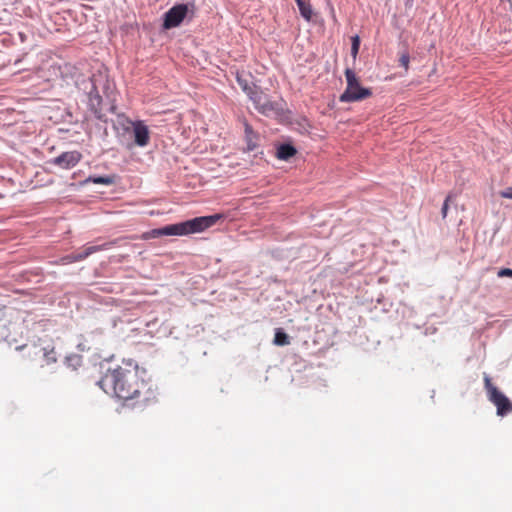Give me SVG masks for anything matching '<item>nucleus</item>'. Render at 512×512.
<instances>
[{
	"label": "nucleus",
	"mask_w": 512,
	"mask_h": 512,
	"mask_svg": "<svg viewBox=\"0 0 512 512\" xmlns=\"http://www.w3.org/2000/svg\"><path fill=\"white\" fill-rule=\"evenodd\" d=\"M451 201V195H448L443 203L441 214L442 218L445 219L447 217L448 209H449V202Z\"/></svg>",
	"instance_id": "obj_19"
},
{
	"label": "nucleus",
	"mask_w": 512,
	"mask_h": 512,
	"mask_svg": "<svg viewBox=\"0 0 512 512\" xmlns=\"http://www.w3.org/2000/svg\"><path fill=\"white\" fill-rule=\"evenodd\" d=\"M255 108L263 115L270 116L277 114L279 111L278 104L272 102L268 95L263 93L259 88L249 97Z\"/></svg>",
	"instance_id": "obj_7"
},
{
	"label": "nucleus",
	"mask_w": 512,
	"mask_h": 512,
	"mask_svg": "<svg viewBox=\"0 0 512 512\" xmlns=\"http://www.w3.org/2000/svg\"><path fill=\"white\" fill-rule=\"evenodd\" d=\"M92 182L95 184H103V185H109L112 183V180L109 177H96L92 179Z\"/></svg>",
	"instance_id": "obj_20"
},
{
	"label": "nucleus",
	"mask_w": 512,
	"mask_h": 512,
	"mask_svg": "<svg viewBox=\"0 0 512 512\" xmlns=\"http://www.w3.org/2000/svg\"><path fill=\"white\" fill-rule=\"evenodd\" d=\"M498 277H512V269L510 268H501L498 273Z\"/></svg>",
	"instance_id": "obj_21"
},
{
	"label": "nucleus",
	"mask_w": 512,
	"mask_h": 512,
	"mask_svg": "<svg viewBox=\"0 0 512 512\" xmlns=\"http://www.w3.org/2000/svg\"><path fill=\"white\" fill-rule=\"evenodd\" d=\"M409 63H410L409 53L407 51L402 52L399 57V64L405 69V71H408Z\"/></svg>",
	"instance_id": "obj_17"
},
{
	"label": "nucleus",
	"mask_w": 512,
	"mask_h": 512,
	"mask_svg": "<svg viewBox=\"0 0 512 512\" xmlns=\"http://www.w3.org/2000/svg\"><path fill=\"white\" fill-rule=\"evenodd\" d=\"M119 241H120V239H115L112 241L104 242L99 245L87 246L84 248V250L82 252L73 253L71 255L64 257L62 259V262L65 264V263L82 261V260L86 259L87 257H89L90 255H92L93 253L107 250V249L114 247L115 245L118 244Z\"/></svg>",
	"instance_id": "obj_8"
},
{
	"label": "nucleus",
	"mask_w": 512,
	"mask_h": 512,
	"mask_svg": "<svg viewBox=\"0 0 512 512\" xmlns=\"http://www.w3.org/2000/svg\"><path fill=\"white\" fill-rule=\"evenodd\" d=\"M483 379L488 400L496 406L497 415L504 417L512 413V402L509 398L492 383L488 374L484 373Z\"/></svg>",
	"instance_id": "obj_4"
},
{
	"label": "nucleus",
	"mask_w": 512,
	"mask_h": 512,
	"mask_svg": "<svg viewBox=\"0 0 512 512\" xmlns=\"http://www.w3.org/2000/svg\"><path fill=\"white\" fill-rule=\"evenodd\" d=\"M299 8L301 16L306 21H311L313 17V9L309 0H295Z\"/></svg>",
	"instance_id": "obj_13"
},
{
	"label": "nucleus",
	"mask_w": 512,
	"mask_h": 512,
	"mask_svg": "<svg viewBox=\"0 0 512 512\" xmlns=\"http://www.w3.org/2000/svg\"><path fill=\"white\" fill-rule=\"evenodd\" d=\"M68 360H75L77 363L81 361V358L79 356H73L72 358H68Z\"/></svg>",
	"instance_id": "obj_23"
},
{
	"label": "nucleus",
	"mask_w": 512,
	"mask_h": 512,
	"mask_svg": "<svg viewBox=\"0 0 512 512\" xmlns=\"http://www.w3.org/2000/svg\"><path fill=\"white\" fill-rule=\"evenodd\" d=\"M236 81L248 97H250L258 89V87L254 84H251L242 73H236Z\"/></svg>",
	"instance_id": "obj_12"
},
{
	"label": "nucleus",
	"mask_w": 512,
	"mask_h": 512,
	"mask_svg": "<svg viewBox=\"0 0 512 512\" xmlns=\"http://www.w3.org/2000/svg\"><path fill=\"white\" fill-rule=\"evenodd\" d=\"M188 13V5L177 4L164 14L163 27L171 29L179 26Z\"/></svg>",
	"instance_id": "obj_9"
},
{
	"label": "nucleus",
	"mask_w": 512,
	"mask_h": 512,
	"mask_svg": "<svg viewBox=\"0 0 512 512\" xmlns=\"http://www.w3.org/2000/svg\"><path fill=\"white\" fill-rule=\"evenodd\" d=\"M344 74L347 86L345 91L339 97L340 102H357L372 96L371 89L361 86L359 77L352 69L347 68Z\"/></svg>",
	"instance_id": "obj_3"
},
{
	"label": "nucleus",
	"mask_w": 512,
	"mask_h": 512,
	"mask_svg": "<svg viewBox=\"0 0 512 512\" xmlns=\"http://www.w3.org/2000/svg\"><path fill=\"white\" fill-rule=\"evenodd\" d=\"M500 196L503 198L512 199V187H508L507 189L501 191Z\"/></svg>",
	"instance_id": "obj_22"
},
{
	"label": "nucleus",
	"mask_w": 512,
	"mask_h": 512,
	"mask_svg": "<svg viewBox=\"0 0 512 512\" xmlns=\"http://www.w3.org/2000/svg\"><path fill=\"white\" fill-rule=\"evenodd\" d=\"M273 342L277 346H285L290 344L288 335L281 329L276 330Z\"/></svg>",
	"instance_id": "obj_15"
},
{
	"label": "nucleus",
	"mask_w": 512,
	"mask_h": 512,
	"mask_svg": "<svg viewBox=\"0 0 512 512\" xmlns=\"http://www.w3.org/2000/svg\"><path fill=\"white\" fill-rule=\"evenodd\" d=\"M351 55L355 59L358 55L360 48V38L358 35H355L351 38Z\"/></svg>",
	"instance_id": "obj_16"
},
{
	"label": "nucleus",
	"mask_w": 512,
	"mask_h": 512,
	"mask_svg": "<svg viewBox=\"0 0 512 512\" xmlns=\"http://www.w3.org/2000/svg\"><path fill=\"white\" fill-rule=\"evenodd\" d=\"M35 359L38 358L41 361V366L51 365L57 362V353L55 346L51 341L34 343L32 346V353L29 354Z\"/></svg>",
	"instance_id": "obj_6"
},
{
	"label": "nucleus",
	"mask_w": 512,
	"mask_h": 512,
	"mask_svg": "<svg viewBox=\"0 0 512 512\" xmlns=\"http://www.w3.org/2000/svg\"><path fill=\"white\" fill-rule=\"evenodd\" d=\"M297 150L290 144H282L277 149V158L280 160H288L296 155Z\"/></svg>",
	"instance_id": "obj_14"
},
{
	"label": "nucleus",
	"mask_w": 512,
	"mask_h": 512,
	"mask_svg": "<svg viewBox=\"0 0 512 512\" xmlns=\"http://www.w3.org/2000/svg\"><path fill=\"white\" fill-rule=\"evenodd\" d=\"M92 87L88 93L89 98V106L91 110L97 115L98 118H101V104L102 97L100 95V85H102V89L106 87L107 80L102 74H94L91 77Z\"/></svg>",
	"instance_id": "obj_5"
},
{
	"label": "nucleus",
	"mask_w": 512,
	"mask_h": 512,
	"mask_svg": "<svg viewBox=\"0 0 512 512\" xmlns=\"http://www.w3.org/2000/svg\"><path fill=\"white\" fill-rule=\"evenodd\" d=\"M134 141L137 146L145 147L150 142V132L142 121L133 122Z\"/></svg>",
	"instance_id": "obj_11"
},
{
	"label": "nucleus",
	"mask_w": 512,
	"mask_h": 512,
	"mask_svg": "<svg viewBox=\"0 0 512 512\" xmlns=\"http://www.w3.org/2000/svg\"><path fill=\"white\" fill-rule=\"evenodd\" d=\"M82 159V154L79 151L63 152L53 159V164L61 167L62 169H71L75 167Z\"/></svg>",
	"instance_id": "obj_10"
},
{
	"label": "nucleus",
	"mask_w": 512,
	"mask_h": 512,
	"mask_svg": "<svg viewBox=\"0 0 512 512\" xmlns=\"http://www.w3.org/2000/svg\"><path fill=\"white\" fill-rule=\"evenodd\" d=\"M98 384L133 408L145 410L158 402L157 386L132 359L109 367Z\"/></svg>",
	"instance_id": "obj_1"
},
{
	"label": "nucleus",
	"mask_w": 512,
	"mask_h": 512,
	"mask_svg": "<svg viewBox=\"0 0 512 512\" xmlns=\"http://www.w3.org/2000/svg\"><path fill=\"white\" fill-rule=\"evenodd\" d=\"M245 133H246V138L248 140V143H251L253 138H255V134L252 130V127L249 125V124H245ZM249 145V149H253L254 148V145L251 146V144H248Z\"/></svg>",
	"instance_id": "obj_18"
},
{
	"label": "nucleus",
	"mask_w": 512,
	"mask_h": 512,
	"mask_svg": "<svg viewBox=\"0 0 512 512\" xmlns=\"http://www.w3.org/2000/svg\"><path fill=\"white\" fill-rule=\"evenodd\" d=\"M222 218L221 214L211 216L196 217L184 222L171 224L162 228L152 229L142 234L143 240L159 238L162 236H184L203 232L205 229L216 224Z\"/></svg>",
	"instance_id": "obj_2"
}]
</instances>
